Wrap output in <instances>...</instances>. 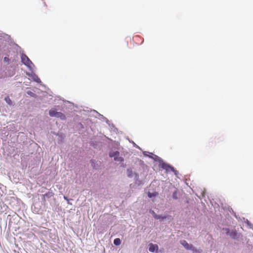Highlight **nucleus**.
<instances>
[{
    "label": "nucleus",
    "mask_w": 253,
    "mask_h": 253,
    "mask_svg": "<svg viewBox=\"0 0 253 253\" xmlns=\"http://www.w3.org/2000/svg\"><path fill=\"white\" fill-rule=\"evenodd\" d=\"M227 235H229L231 238L235 240H238L240 238V234L236 230H232L231 231L228 228L223 229Z\"/></svg>",
    "instance_id": "obj_1"
},
{
    "label": "nucleus",
    "mask_w": 253,
    "mask_h": 253,
    "mask_svg": "<svg viewBox=\"0 0 253 253\" xmlns=\"http://www.w3.org/2000/svg\"><path fill=\"white\" fill-rule=\"evenodd\" d=\"M49 115L50 117L59 118L63 120L66 119V117L64 114L60 112H57L54 109H52L49 110Z\"/></svg>",
    "instance_id": "obj_2"
},
{
    "label": "nucleus",
    "mask_w": 253,
    "mask_h": 253,
    "mask_svg": "<svg viewBox=\"0 0 253 253\" xmlns=\"http://www.w3.org/2000/svg\"><path fill=\"white\" fill-rule=\"evenodd\" d=\"M21 57L22 62L28 68H31L32 65L33 64L28 57L26 55L22 54Z\"/></svg>",
    "instance_id": "obj_3"
},
{
    "label": "nucleus",
    "mask_w": 253,
    "mask_h": 253,
    "mask_svg": "<svg viewBox=\"0 0 253 253\" xmlns=\"http://www.w3.org/2000/svg\"><path fill=\"white\" fill-rule=\"evenodd\" d=\"M54 195V193L51 191H49L46 192L45 194L42 195V202L44 205L46 204V199H49L51 197H53Z\"/></svg>",
    "instance_id": "obj_4"
},
{
    "label": "nucleus",
    "mask_w": 253,
    "mask_h": 253,
    "mask_svg": "<svg viewBox=\"0 0 253 253\" xmlns=\"http://www.w3.org/2000/svg\"><path fill=\"white\" fill-rule=\"evenodd\" d=\"M120 155V153L116 151L114 152H111L109 154V156L111 158L114 157L115 161H120L121 162L123 161L124 160L122 157H119Z\"/></svg>",
    "instance_id": "obj_5"
},
{
    "label": "nucleus",
    "mask_w": 253,
    "mask_h": 253,
    "mask_svg": "<svg viewBox=\"0 0 253 253\" xmlns=\"http://www.w3.org/2000/svg\"><path fill=\"white\" fill-rule=\"evenodd\" d=\"M162 168L165 169L167 172L171 171L174 172L175 174L177 172V171L174 169L173 167L166 163H163L162 164Z\"/></svg>",
    "instance_id": "obj_6"
},
{
    "label": "nucleus",
    "mask_w": 253,
    "mask_h": 253,
    "mask_svg": "<svg viewBox=\"0 0 253 253\" xmlns=\"http://www.w3.org/2000/svg\"><path fill=\"white\" fill-rule=\"evenodd\" d=\"M180 243L187 250H194V249L193 245L189 244L185 240L181 241Z\"/></svg>",
    "instance_id": "obj_7"
},
{
    "label": "nucleus",
    "mask_w": 253,
    "mask_h": 253,
    "mask_svg": "<svg viewBox=\"0 0 253 253\" xmlns=\"http://www.w3.org/2000/svg\"><path fill=\"white\" fill-rule=\"evenodd\" d=\"M149 246V251L150 252L154 253L155 251H157L158 250V246L157 245H154L152 243H150Z\"/></svg>",
    "instance_id": "obj_8"
},
{
    "label": "nucleus",
    "mask_w": 253,
    "mask_h": 253,
    "mask_svg": "<svg viewBox=\"0 0 253 253\" xmlns=\"http://www.w3.org/2000/svg\"><path fill=\"white\" fill-rule=\"evenodd\" d=\"M114 244L116 246H119L121 244V241L119 238H116L114 240Z\"/></svg>",
    "instance_id": "obj_9"
},
{
    "label": "nucleus",
    "mask_w": 253,
    "mask_h": 253,
    "mask_svg": "<svg viewBox=\"0 0 253 253\" xmlns=\"http://www.w3.org/2000/svg\"><path fill=\"white\" fill-rule=\"evenodd\" d=\"M4 100L8 104L10 105L12 104V101L8 96L6 97Z\"/></svg>",
    "instance_id": "obj_10"
},
{
    "label": "nucleus",
    "mask_w": 253,
    "mask_h": 253,
    "mask_svg": "<svg viewBox=\"0 0 253 253\" xmlns=\"http://www.w3.org/2000/svg\"><path fill=\"white\" fill-rule=\"evenodd\" d=\"M154 217L156 219H159L162 220H164L166 218V216H162L161 215H158L156 214L154 216Z\"/></svg>",
    "instance_id": "obj_11"
},
{
    "label": "nucleus",
    "mask_w": 253,
    "mask_h": 253,
    "mask_svg": "<svg viewBox=\"0 0 253 253\" xmlns=\"http://www.w3.org/2000/svg\"><path fill=\"white\" fill-rule=\"evenodd\" d=\"M157 195L156 193H152L150 192H149L148 193V196L150 198H151L153 196H156Z\"/></svg>",
    "instance_id": "obj_12"
},
{
    "label": "nucleus",
    "mask_w": 253,
    "mask_h": 253,
    "mask_svg": "<svg viewBox=\"0 0 253 253\" xmlns=\"http://www.w3.org/2000/svg\"><path fill=\"white\" fill-rule=\"evenodd\" d=\"M9 61H10V59L8 57H5L3 59V61L5 63H9Z\"/></svg>",
    "instance_id": "obj_13"
},
{
    "label": "nucleus",
    "mask_w": 253,
    "mask_h": 253,
    "mask_svg": "<svg viewBox=\"0 0 253 253\" xmlns=\"http://www.w3.org/2000/svg\"><path fill=\"white\" fill-rule=\"evenodd\" d=\"M27 93L31 96H34L35 95V94L31 91H27Z\"/></svg>",
    "instance_id": "obj_14"
},
{
    "label": "nucleus",
    "mask_w": 253,
    "mask_h": 253,
    "mask_svg": "<svg viewBox=\"0 0 253 253\" xmlns=\"http://www.w3.org/2000/svg\"><path fill=\"white\" fill-rule=\"evenodd\" d=\"M172 197L174 199H177V197L176 196V192L173 193Z\"/></svg>",
    "instance_id": "obj_15"
},
{
    "label": "nucleus",
    "mask_w": 253,
    "mask_h": 253,
    "mask_svg": "<svg viewBox=\"0 0 253 253\" xmlns=\"http://www.w3.org/2000/svg\"><path fill=\"white\" fill-rule=\"evenodd\" d=\"M127 171L128 172V176H130V175H131V174H130V173L131 172V170H130V171H129V169H128V170H127Z\"/></svg>",
    "instance_id": "obj_16"
}]
</instances>
